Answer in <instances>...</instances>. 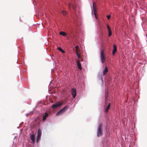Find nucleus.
<instances>
[{
    "instance_id": "27",
    "label": "nucleus",
    "mask_w": 147,
    "mask_h": 147,
    "mask_svg": "<svg viewBox=\"0 0 147 147\" xmlns=\"http://www.w3.org/2000/svg\"><path fill=\"white\" fill-rule=\"evenodd\" d=\"M41 103V101H39L37 103V104H40Z\"/></svg>"
},
{
    "instance_id": "23",
    "label": "nucleus",
    "mask_w": 147,
    "mask_h": 147,
    "mask_svg": "<svg viewBox=\"0 0 147 147\" xmlns=\"http://www.w3.org/2000/svg\"><path fill=\"white\" fill-rule=\"evenodd\" d=\"M107 135H106V137H109L110 136V135L109 133H108L107 132Z\"/></svg>"
},
{
    "instance_id": "7",
    "label": "nucleus",
    "mask_w": 147,
    "mask_h": 147,
    "mask_svg": "<svg viewBox=\"0 0 147 147\" xmlns=\"http://www.w3.org/2000/svg\"><path fill=\"white\" fill-rule=\"evenodd\" d=\"M70 92L73 98H75L76 95V89L74 88H72Z\"/></svg>"
},
{
    "instance_id": "21",
    "label": "nucleus",
    "mask_w": 147,
    "mask_h": 147,
    "mask_svg": "<svg viewBox=\"0 0 147 147\" xmlns=\"http://www.w3.org/2000/svg\"><path fill=\"white\" fill-rule=\"evenodd\" d=\"M47 119V117L46 115H44L42 119L43 121H44Z\"/></svg>"
},
{
    "instance_id": "37",
    "label": "nucleus",
    "mask_w": 147,
    "mask_h": 147,
    "mask_svg": "<svg viewBox=\"0 0 147 147\" xmlns=\"http://www.w3.org/2000/svg\"><path fill=\"white\" fill-rule=\"evenodd\" d=\"M134 103H135H135H136V102L135 101L134 102Z\"/></svg>"
},
{
    "instance_id": "31",
    "label": "nucleus",
    "mask_w": 147,
    "mask_h": 147,
    "mask_svg": "<svg viewBox=\"0 0 147 147\" xmlns=\"http://www.w3.org/2000/svg\"><path fill=\"white\" fill-rule=\"evenodd\" d=\"M30 114H29V113H27L26 114V115H29Z\"/></svg>"
},
{
    "instance_id": "3",
    "label": "nucleus",
    "mask_w": 147,
    "mask_h": 147,
    "mask_svg": "<svg viewBox=\"0 0 147 147\" xmlns=\"http://www.w3.org/2000/svg\"><path fill=\"white\" fill-rule=\"evenodd\" d=\"M103 125L102 123H99L98 125L97 131V136L98 137L101 136L103 134Z\"/></svg>"
},
{
    "instance_id": "28",
    "label": "nucleus",
    "mask_w": 147,
    "mask_h": 147,
    "mask_svg": "<svg viewBox=\"0 0 147 147\" xmlns=\"http://www.w3.org/2000/svg\"><path fill=\"white\" fill-rule=\"evenodd\" d=\"M108 32L111 31L110 28H109V29H108Z\"/></svg>"
},
{
    "instance_id": "33",
    "label": "nucleus",
    "mask_w": 147,
    "mask_h": 147,
    "mask_svg": "<svg viewBox=\"0 0 147 147\" xmlns=\"http://www.w3.org/2000/svg\"><path fill=\"white\" fill-rule=\"evenodd\" d=\"M16 136H15V137L14 138V139H15L16 138Z\"/></svg>"
},
{
    "instance_id": "25",
    "label": "nucleus",
    "mask_w": 147,
    "mask_h": 147,
    "mask_svg": "<svg viewBox=\"0 0 147 147\" xmlns=\"http://www.w3.org/2000/svg\"><path fill=\"white\" fill-rule=\"evenodd\" d=\"M107 28L108 29H109V28H110V27L109 26V25L107 24Z\"/></svg>"
},
{
    "instance_id": "20",
    "label": "nucleus",
    "mask_w": 147,
    "mask_h": 147,
    "mask_svg": "<svg viewBox=\"0 0 147 147\" xmlns=\"http://www.w3.org/2000/svg\"><path fill=\"white\" fill-rule=\"evenodd\" d=\"M112 32L111 31L108 32V36L109 37H110L112 35Z\"/></svg>"
},
{
    "instance_id": "26",
    "label": "nucleus",
    "mask_w": 147,
    "mask_h": 147,
    "mask_svg": "<svg viewBox=\"0 0 147 147\" xmlns=\"http://www.w3.org/2000/svg\"><path fill=\"white\" fill-rule=\"evenodd\" d=\"M33 113V111H30V113H29L30 114H32Z\"/></svg>"
},
{
    "instance_id": "19",
    "label": "nucleus",
    "mask_w": 147,
    "mask_h": 147,
    "mask_svg": "<svg viewBox=\"0 0 147 147\" xmlns=\"http://www.w3.org/2000/svg\"><path fill=\"white\" fill-rule=\"evenodd\" d=\"M107 18V19L108 20H109L110 19V18L111 17V16L110 14L107 15L106 16Z\"/></svg>"
},
{
    "instance_id": "10",
    "label": "nucleus",
    "mask_w": 147,
    "mask_h": 147,
    "mask_svg": "<svg viewBox=\"0 0 147 147\" xmlns=\"http://www.w3.org/2000/svg\"><path fill=\"white\" fill-rule=\"evenodd\" d=\"M59 34L60 35L66 37L68 40L69 39V38L67 36V34L64 32L61 31L60 32Z\"/></svg>"
},
{
    "instance_id": "24",
    "label": "nucleus",
    "mask_w": 147,
    "mask_h": 147,
    "mask_svg": "<svg viewBox=\"0 0 147 147\" xmlns=\"http://www.w3.org/2000/svg\"><path fill=\"white\" fill-rule=\"evenodd\" d=\"M142 70H143V71H145V67H144V66L142 67Z\"/></svg>"
},
{
    "instance_id": "11",
    "label": "nucleus",
    "mask_w": 147,
    "mask_h": 147,
    "mask_svg": "<svg viewBox=\"0 0 147 147\" xmlns=\"http://www.w3.org/2000/svg\"><path fill=\"white\" fill-rule=\"evenodd\" d=\"M98 78L99 80L101 82L102 84H103V81L102 79V75L101 74H99L98 75Z\"/></svg>"
},
{
    "instance_id": "13",
    "label": "nucleus",
    "mask_w": 147,
    "mask_h": 147,
    "mask_svg": "<svg viewBox=\"0 0 147 147\" xmlns=\"http://www.w3.org/2000/svg\"><path fill=\"white\" fill-rule=\"evenodd\" d=\"M57 49L59 51L61 52L62 53H65V51L64 50H63L61 47H57Z\"/></svg>"
},
{
    "instance_id": "15",
    "label": "nucleus",
    "mask_w": 147,
    "mask_h": 147,
    "mask_svg": "<svg viewBox=\"0 0 147 147\" xmlns=\"http://www.w3.org/2000/svg\"><path fill=\"white\" fill-rule=\"evenodd\" d=\"M77 67L79 69H82V66L80 63L79 61H77Z\"/></svg>"
},
{
    "instance_id": "30",
    "label": "nucleus",
    "mask_w": 147,
    "mask_h": 147,
    "mask_svg": "<svg viewBox=\"0 0 147 147\" xmlns=\"http://www.w3.org/2000/svg\"><path fill=\"white\" fill-rule=\"evenodd\" d=\"M37 106H36L34 108H33V110H34L37 107Z\"/></svg>"
},
{
    "instance_id": "18",
    "label": "nucleus",
    "mask_w": 147,
    "mask_h": 147,
    "mask_svg": "<svg viewBox=\"0 0 147 147\" xmlns=\"http://www.w3.org/2000/svg\"><path fill=\"white\" fill-rule=\"evenodd\" d=\"M76 54L78 58V59H80V54L78 53V50H77V51H76Z\"/></svg>"
},
{
    "instance_id": "2",
    "label": "nucleus",
    "mask_w": 147,
    "mask_h": 147,
    "mask_svg": "<svg viewBox=\"0 0 147 147\" xmlns=\"http://www.w3.org/2000/svg\"><path fill=\"white\" fill-rule=\"evenodd\" d=\"M104 118L102 119L105 123V128H107L108 123L110 120L111 118L112 110L113 109V101L109 96L108 92L105 91V103L104 105Z\"/></svg>"
},
{
    "instance_id": "6",
    "label": "nucleus",
    "mask_w": 147,
    "mask_h": 147,
    "mask_svg": "<svg viewBox=\"0 0 147 147\" xmlns=\"http://www.w3.org/2000/svg\"><path fill=\"white\" fill-rule=\"evenodd\" d=\"M117 47L115 44H113V51L112 52V55L113 56L115 55V53H117Z\"/></svg>"
},
{
    "instance_id": "9",
    "label": "nucleus",
    "mask_w": 147,
    "mask_h": 147,
    "mask_svg": "<svg viewBox=\"0 0 147 147\" xmlns=\"http://www.w3.org/2000/svg\"><path fill=\"white\" fill-rule=\"evenodd\" d=\"M100 58L101 62L102 63H103L105 61V58L104 56V54L102 53V51H100Z\"/></svg>"
},
{
    "instance_id": "14",
    "label": "nucleus",
    "mask_w": 147,
    "mask_h": 147,
    "mask_svg": "<svg viewBox=\"0 0 147 147\" xmlns=\"http://www.w3.org/2000/svg\"><path fill=\"white\" fill-rule=\"evenodd\" d=\"M30 138L33 142H34L35 140V137L34 134H31L30 136Z\"/></svg>"
},
{
    "instance_id": "36",
    "label": "nucleus",
    "mask_w": 147,
    "mask_h": 147,
    "mask_svg": "<svg viewBox=\"0 0 147 147\" xmlns=\"http://www.w3.org/2000/svg\"><path fill=\"white\" fill-rule=\"evenodd\" d=\"M18 62V59H17V63Z\"/></svg>"
},
{
    "instance_id": "1",
    "label": "nucleus",
    "mask_w": 147,
    "mask_h": 147,
    "mask_svg": "<svg viewBox=\"0 0 147 147\" xmlns=\"http://www.w3.org/2000/svg\"><path fill=\"white\" fill-rule=\"evenodd\" d=\"M68 3V8L70 11V15L73 20V22L75 28H72L71 32L73 34V36H70V37L72 40L74 39L76 40V38H79L80 37L79 32H77L76 29L81 24V22L76 12L80 8V0H71Z\"/></svg>"
},
{
    "instance_id": "29",
    "label": "nucleus",
    "mask_w": 147,
    "mask_h": 147,
    "mask_svg": "<svg viewBox=\"0 0 147 147\" xmlns=\"http://www.w3.org/2000/svg\"><path fill=\"white\" fill-rule=\"evenodd\" d=\"M45 115H46V117H47L48 116V114L47 113H46L45 114Z\"/></svg>"
},
{
    "instance_id": "17",
    "label": "nucleus",
    "mask_w": 147,
    "mask_h": 147,
    "mask_svg": "<svg viewBox=\"0 0 147 147\" xmlns=\"http://www.w3.org/2000/svg\"><path fill=\"white\" fill-rule=\"evenodd\" d=\"M79 76H79L78 77V81H79V82H83V81L84 80H83V78H82V76L81 78H80Z\"/></svg>"
},
{
    "instance_id": "8",
    "label": "nucleus",
    "mask_w": 147,
    "mask_h": 147,
    "mask_svg": "<svg viewBox=\"0 0 147 147\" xmlns=\"http://www.w3.org/2000/svg\"><path fill=\"white\" fill-rule=\"evenodd\" d=\"M92 15L93 16L94 15L95 18L96 20H97V21L99 23H100L99 20L98 18V17L96 15V13L95 11L94 10V8H93V10L92 9Z\"/></svg>"
},
{
    "instance_id": "12",
    "label": "nucleus",
    "mask_w": 147,
    "mask_h": 147,
    "mask_svg": "<svg viewBox=\"0 0 147 147\" xmlns=\"http://www.w3.org/2000/svg\"><path fill=\"white\" fill-rule=\"evenodd\" d=\"M108 71V69L107 66H106L105 67L103 71V75L105 76L106 75V74Z\"/></svg>"
},
{
    "instance_id": "4",
    "label": "nucleus",
    "mask_w": 147,
    "mask_h": 147,
    "mask_svg": "<svg viewBox=\"0 0 147 147\" xmlns=\"http://www.w3.org/2000/svg\"><path fill=\"white\" fill-rule=\"evenodd\" d=\"M68 109V106L67 105H65L57 112L55 114L56 116H58L62 115L63 113H64Z\"/></svg>"
},
{
    "instance_id": "22",
    "label": "nucleus",
    "mask_w": 147,
    "mask_h": 147,
    "mask_svg": "<svg viewBox=\"0 0 147 147\" xmlns=\"http://www.w3.org/2000/svg\"><path fill=\"white\" fill-rule=\"evenodd\" d=\"M75 48L76 49L78 50V48H79V46L78 45H77L75 46Z\"/></svg>"
},
{
    "instance_id": "5",
    "label": "nucleus",
    "mask_w": 147,
    "mask_h": 147,
    "mask_svg": "<svg viewBox=\"0 0 147 147\" xmlns=\"http://www.w3.org/2000/svg\"><path fill=\"white\" fill-rule=\"evenodd\" d=\"M42 134V131L41 129L40 128H38V129L37 131V136H36V142L37 143H38V142L40 140L41 138V136Z\"/></svg>"
},
{
    "instance_id": "34",
    "label": "nucleus",
    "mask_w": 147,
    "mask_h": 147,
    "mask_svg": "<svg viewBox=\"0 0 147 147\" xmlns=\"http://www.w3.org/2000/svg\"><path fill=\"white\" fill-rule=\"evenodd\" d=\"M17 128L18 129V128H19V127H17Z\"/></svg>"
},
{
    "instance_id": "16",
    "label": "nucleus",
    "mask_w": 147,
    "mask_h": 147,
    "mask_svg": "<svg viewBox=\"0 0 147 147\" xmlns=\"http://www.w3.org/2000/svg\"><path fill=\"white\" fill-rule=\"evenodd\" d=\"M59 104L57 103L53 104L51 106V107L54 108H55L58 107L59 106Z\"/></svg>"
},
{
    "instance_id": "35",
    "label": "nucleus",
    "mask_w": 147,
    "mask_h": 147,
    "mask_svg": "<svg viewBox=\"0 0 147 147\" xmlns=\"http://www.w3.org/2000/svg\"><path fill=\"white\" fill-rule=\"evenodd\" d=\"M26 71V70L25 69H24V71Z\"/></svg>"
},
{
    "instance_id": "32",
    "label": "nucleus",
    "mask_w": 147,
    "mask_h": 147,
    "mask_svg": "<svg viewBox=\"0 0 147 147\" xmlns=\"http://www.w3.org/2000/svg\"><path fill=\"white\" fill-rule=\"evenodd\" d=\"M65 14H67V12H65Z\"/></svg>"
}]
</instances>
